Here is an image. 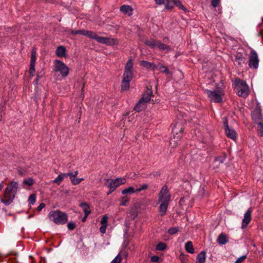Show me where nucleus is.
<instances>
[{
    "label": "nucleus",
    "instance_id": "obj_49",
    "mask_svg": "<svg viewBox=\"0 0 263 263\" xmlns=\"http://www.w3.org/2000/svg\"><path fill=\"white\" fill-rule=\"evenodd\" d=\"M219 2L220 0H212L211 4L213 7L216 8L218 5Z\"/></svg>",
    "mask_w": 263,
    "mask_h": 263
},
{
    "label": "nucleus",
    "instance_id": "obj_50",
    "mask_svg": "<svg viewBox=\"0 0 263 263\" xmlns=\"http://www.w3.org/2000/svg\"><path fill=\"white\" fill-rule=\"evenodd\" d=\"M64 174L65 177H69V178L71 181V178L73 179V178H74L73 173H64Z\"/></svg>",
    "mask_w": 263,
    "mask_h": 263
},
{
    "label": "nucleus",
    "instance_id": "obj_35",
    "mask_svg": "<svg viewBox=\"0 0 263 263\" xmlns=\"http://www.w3.org/2000/svg\"><path fill=\"white\" fill-rule=\"evenodd\" d=\"M36 55V50L34 48H33L31 50L30 63H35V64Z\"/></svg>",
    "mask_w": 263,
    "mask_h": 263
},
{
    "label": "nucleus",
    "instance_id": "obj_57",
    "mask_svg": "<svg viewBox=\"0 0 263 263\" xmlns=\"http://www.w3.org/2000/svg\"><path fill=\"white\" fill-rule=\"evenodd\" d=\"M41 78H42V76H40L39 74H37L36 79H40Z\"/></svg>",
    "mask_w": 263,
    "mask_h": 263
},
{
    "label": "nucleus",
    "instance_id": "obj_1",
    "mask_svg": "<svg viewBox=\"0 0 263 263\" xmlns=\"http://www.w3.org/2000/svg\"><path fill=\"white\" fill-rule=\"evenodd\" d=\"M158 197V203L159 204V212L161 216H163L167 211L171 198V193L166 185H163L161 189Z\"/></svg>",
    "mask_w": 263,
    "mask_h": 263
},
{
    "label": "nucleus",
    "instance_id": "obj_19",
    "mask_svg": "<svg viewBox=\"0 0 263 263\" xmlns=\"http://www.w3.org/2000/svg\"><path fill=\"white\" fill-rule=\"evenodd\" d=\"M56 55L59 58H64L66 57V48L63 46H60L57 47L55 50Z\"/></svg>",
    "mask_w": 263,
    "mask_h": 263
},
{
    "label": "nucleus",
    "instance_id": "obj_5",
    "mask_svg": "<svg viewBox=\"0 0 263 263\" xmlns=\"http://www.w3.org/2000/svg\"><path fill=\"white\" fill-rule=\"evenodd\" d=\"M152 91L149 89H147L142 97L136 104L134 109L137 111H141L146 107L147 103L151 100Z\"/></svg>",
    "mask_w": 263,
    "mask_h": 263
},
{
    "label": "nucleus",
    "instance_id": "obj_21",
    "mask_svg": "<svg viewBox=\"0 0 263 263\" xmlns=\"http://www.w3.org/2000/svg\"><path fill=\"white\" fill-rule=\"evenodd\" d=\"M140 64L141 66L146 69H154L157 67L155 64L146 61H141Z\"/></svg>",
    "mask_w": 263,
    "mask_h": 263
},
{
    "label": "nucleus",
    "instance_id": "obj_60",
    "mask_svg": "<svg viewBox=\"0 0 263 263\" xmlns=\"http://www.w3.org/2000/svg\"><path fill=\"white\" fill-rule=\"evenodd\" d=\"M33 75H34V73H30V76L31 77H33Z\"/></svg>",
    "mask_w": 263,
    "mask_h": 263
},
{
    "label": "nucleus",
    "instance_id": "obj_22",
    "mask_svg": "<svg viewBox=\"0 0 263 263\" xmlns=\"http://www.w3.org/2000/svg\"><path fill=\"white\" fill-rule=\"evenodd\" d=\"M224 159L225 158L223 156H219L216 157L213 162L214 168H216V167H218L220 164L223 163Z\"/></svg>",
    "mask_w": 263,
    "mask_h": 263
},
{
    "label": "nucleus",
    "instance_id": "obj_53",
    "mask_svg": "<svg viewBox=\"0 0 263 263\" xmlns=\"http://www.w3.org/2000/svg\"><path fill=\"white\" fill-rule=\"evenodd\" d=\"M3 187H4V182L2 181L1 183H0V191H1L2 190Z\"/></svg>",
    "mask_w": 263,
    "mask_h": 263
},
{
    "label": "nucleus",
    "instance_id": "obj_55",
    "mask_svg": "<svg viewBox=\"0 0 263 263\" xmlns=\"http://www.w3.org/2000/svg\"><path fill=\"white\" fill-rule=\"evenodd\" d=\"M39 80V79H36L34 80L33 83H34L35 85H37Z\"/></svg>",
    "mask_w": 263,
    "mask_h": 263
},
{
    "label": "nucleus",
    "instance_id": "obj_11",
    "mask_svg": "<svg viewBox=\"0 0 263 263\" xmlns=\"http://www.w3.org/2000/svg\"><path fill=\"white\" fill-rule=\"evenodd\" d=\"M126 180L125 178H117L115 179L109 180L107 179L106 185L110 189L111 192H114L116 189L120 185L125 183Z\"/></svg>",
    "mask_w": 263,
    "mask_h": 263
},
{
    "label": "nucleus",
    "instance_id": "obj_42",
    "mask_svg": "<svg viewBox=\"0 0 263 263\" xmlns=\"http://www.w3.org/2000/svg\"><path fill=\"white\" fill-rule=\"evenodd\" d=\"M178 231V229L176 227L168 229V233L171 235H173L177 233Z\"/></svg>",
    "mask_w": 263,
    "mask_h": 263
},
{
    "label": "nucleus",
    "instance_id": "obj_20",
    "mask_svg": "<svg viewBox=\"0 0 263 263\" xmlns=\"http://www.w3.org/2000/svg\"><path fill=\"white\" fill-rule=\"evenodd\" d=\"M158 5L164 4L166 9H172L174 6L168 0H155Z\"/></svg>",
    "mask_w": 263,
    "mask_h": 263
},
{
    "label": "nucleus",
    "instance_id": "obj_46",
    "mask_svg": "<svg viewBox=\"0 0 263 263\" xmlns=\"http://www.w3.org/2000/svg\"><path fill=\"white\" fill-rule=\"evenodd\" d=\"M71 183L73 185H78L80 183L79 178L74 177L73 179L71 178Z\"/></svg>",
    "mask_w": 263,
    "mask_h": 263
},
{
    "label": "nucleus",
    "instance_id": "obj_45",
    "mask_svg": "<svg viewBox=\"0 0 263 263\" xmlns=\"http://www.w3.org/2000/svg\"><path fill=\"white\" fill-rule=\"evenodd\" d=\"M35 63H30V69H29V73H34L35 71Z\"/></svg>",
    "mask_w": 263,
    "mask_h": 263
},
{
    "label": "nucleus",
    "instance_id": "obj_48",
    "mask_svg": "<svg viewBox=\"0 0 263 263\" xmlns=\"http://www.w3.org/2000/svg\"><path fill=\"white\" fill-rule=\"evenodd\" d=\"M75 227H76V225L73 222H69L68 224H67V228L69 230H73L74 228H75Z\"/></svg>",
    "mask_w": 263,
    "mask_h": 263
},
{
    "label": "nucleus",
    "instance_id": "obj_59",
    "mask_svg": "<svg viewBox=\"0 0 263 263\" xmlns=\"http://www.w3.org/2000/svg\"><path fill=\"white\" fill-rule=\"evenodd\" d=\"M112 192H111L110 191V189H109V191L107 193V195H109L110 194H111Z\"/></svg>",
    "mask_w": 263,
    "mask_h": 263
},
{
    "label": "nucleus",
    "instance_id": "obj_25",
    "mask_svg": "<svg viewBox=\"0 0 263 263\" xmlns=\"http://www.w3.org/2000/svg\"><path fill=\"white\" fill-rule=\"evenodd\" d=\"M228 241L227 236L223 233L220 234L217 239V242L221 245L226 244Z\"/></svg>",
    "mask_w": 263,
    "mask_h": 263
},
{
    "label": "nucleus",
    "instance_id": "obj_7",
    "mask_svg": "<svg viewBox=\"0 0 263 263\" xmlns=\"http://www.w3.org/2000/svg\"><path fill=\"white\" fill-rule=\"evenodd\" d=\"M235 82L237 95L244 98L247 97L249 93V86L247 83L245 81L239 79H236Z\"/></svg>",
    "mask_w": 263,
    "mask_h": 263
},
{
    "label": "nucleus",
    "instance_id": "obj_12",
    "mask_svg": "<svg viewBox=\"0 0 263 263\" xmlns=\"http://www.w3.org/2000/svg\"><path fill=\"white\" fill-rule=\"evenodd\" d=\"M247 54L246 51L242 49H239L235 55V62L237 63L238 66L241 67L242 65L246 63L247 60Z\"/></svg>",
    "mask_w": 263,
    "mask_h": 263
},
{
    "label": "nucleus",
    "instance_id": "obj_2",
    "mask_svg": "<svg viewBox=\"0 0 263 263\" xmlns=\"http://www.w3.org/2000/svg\"><path fill=\"white\" fill-rule=\"evenodd\" d=\"M17 188V182L12 181L6 188L4 194V199H1V202L6 205L10 204L14 198Z\"/></svg>",
    "mask_w": 263,
    "mask_h": 263
},
{
    "label": "nucleus",
    "instance_id": "obj_47",
    "mask_svg": "<svg viewBox=\"0 0 263 263\" xmlns=\"http://www.w3.org/2000/svg\"><path fill=\"white\" fill-rule=\"evenodd\" d=\"M160 258L158 256H153L151 258V261L153 262H157L159 261Z\"/></svg>",
    "mask_w": 263,
    "mask_h": 263
},
{
    "label": "nucleus",
    "instance_id": "obj_61",
    "mask_svg": "<svg viewBox=\"0 0 263 263\" xmlns=\"http://www.w3.org/2000/svg\"><path fill=\"white\" fill-rule=\"evenodd\" d=\"M184 263H186V261H185V260H184Z\"/></svg>",
    "mask_w": 263,
    "mask_h": 263
},
{
    "label": "nucleus",
    "instance_id": "obj_36",
    "mask_svg": "<svg viewBox=\"0 0 263 263\" xmlns=\"http://www.w3.org/2000/svg\"><path fill=\"white\" fill-rule=\"evenodd\" d=\"M156 68H158V69L161 72H165L167 74H170L169 70H168L167 67L164 65H158V66H157Z\"/></svg>",
    "mask_w": 263,
    "mask_h": 263
},
{
    "label": "nucleus",
    "instance_id": "obj_9",
    "mask_svg": "<svg viewBox=\"0 0 263 263\" xmlns=\"http://www.w3.org/2000/svg\"><path fill=\"white\" fill-rule=\"evenodd\" d=\"M145 44L151 48H158L159 50L165 51L166 52H168L171 50L170 47L167 45L153 39L146 41Z\"/></svg>",
    "mask_w": 263,
    "mask_h": 263
},
{
    "label": "nucleus",
    "instance_id": "obj_30",
    "mask_svg": "<svg viewBox=\"0 0 263 263\" xmlns=\"http://www.w3.org/2000/svg\"><path fill=\"white\" fill-rule=\"evenodd\" d=\"M93 32L85 30H79V34L85 35L91 39L93 37L92 34Z\"/></svg>",
    "mask_w": 263,
    "mask_h": 263
},
{
    "label": "nucleus",
    "instance_id": "obj_38",
    "mask_svg": "<svg viewBox=\"0 0 263 263\" xmlns=\"http://www.w3.org/2000/svg\"><path fill=\"white\" fill-rule=\"evenodd\" d=\"M148 188V185L146 183H143L140 185L139 187L137 188L136 190V193L140 192L143 190H146Z\"/></svg>",
    "mask_w": 263,
    "mask_h": 263
},
{
    "label": "nucleus",
    "instance_id": "obj_43",
    "mask_svg": "<svg viewBox=\"0 0 263 263\" xmlns=\"http://www.w3.org/2000/svg\"><path fill=\"white\" fill-rule=\"evenodd\" d=\"M129 201V199L126 197H123L121 199L120 204L122 206H125Z\"/></svg>",
    "mask_w": 263,
    "mask_h": 263
},
{
    "label": "nucleus",
    "instance_id": "obj_26",
    "mask_svg": "<svg viewBox=\"0 0 263 263\" xmlns=\"http://www.w3.org/2000/svg\"><path fill=\"white\" fill-rule=\"evenodd\" d=\"M133 77V72L124 71L123 76V81H126L129 82L131 81Z\"/></svg>",
    "mask_w": 263,
    "mask_h": 263
},
{
    "label": "nucleus",
    "instance_id": "obj_4",
    "mask_svg": "<svg viewBox=\"0 0 263 263\" xmlns=\"http://www.w3.org/2000/svg\"><path fill=\"white\" fill-rule=\"evenodd\" d=\"M50 221L57 224H63L68 221V216L59 210L50 211L48 215Z\"/></svg>",
    "mask_w": 263,
    "mask_h": 263
},
{
    "label": "nucleus",
    "instance_id": "obj_52",
    "mask_svg": "<svg viewBox=\"0 0 263 263\" xmlns=\"http://www.w3.org/2000/svg\"><path fill=\"white\" fill-rule=\"evenodd\" d=\"M72 34H79V30H72L71 32Z\"/></svg>",
    "mask_w": 263,
    "mask_h": 263
},
{
    "label": "nucleus",
    "instance_id": "obj_29",
    "mask_svg": "<svg viewBox=\"0 0 263 263\" xmlns=\"http://www.w3.org/2000/svg\"><path fill=\"white\" fill-rule=\"evenodd\" d=\"M134 193H136V192L135 189L133 186H129L122 191V194L124 195Z\"/></svg>",
    "mask_w": 263,
    "mask_h": 263
},
{
    "label": "nucleus",
    "instance_id": "obj_44",
    "mask_svg": "<svg viewBox=\"0 0 263 263\" xmlns=\"http://www.w3.org/2000/svg\"><path fill=\"white\" fill-rule=\"evenodd\" d=\"M247 257V256L243 255L239 257L234 263H241Z\"/></svg>",
    "mask_w": 263,
    "mask_h": 263
},
{
    "label": "nucleus",
    "instance_id": "obj_51",
    "mask_svg": "<svg viewBox=\"0 0 263 263\" xmlns=\"http://www.w3.org/2000/svg\"><path fill=\"white\" fill-rule=\"evenodd\" d=\"M45 204L44 203H41L40 204V205L37 206V210L38 211H41L42 210L44 207H45Z\"/></svg>",
    "mask_w": 263,
    "mask_h": 263
},
{
    "label": "nucleus",
    "instance_id": "obj_41",
    "mask_svg": "<svg viewBox=\"0 0 263 263\" xmlns=\"http://www.w3.org/2000/svg\"><path fill=\"white\" fill-rule=\"evenodd\" d=\"M121 261V257L120 254H118L116 257L111 261L110 263H120Z\"/></svg>",
    "mask_w": 263,
    "mask_h": 263
},
{
    "label": "nucleus",
    "instance_id": "obj_15",
    "mask_svg": "<svg viewBox=\"0 0 263 263\" xmlns=\"http://www.w3.org/2000/svg\"><path fill=\"white\" fill-rule=\"evenodd\" d=\"M252 120L254 123H258L259 122L263 121V117L261 110L259 108L254 110L252 114Z\"/></svg>",
    "mask_w": 263,
    "mask_h": 263
},
{
    "label": "nucleus",
    "instance_id": "obj_34",
    "mask_svg": "<svg viewBox=\"0 0 263 263\" xmlns=\"http://www.w3.org/2000/svg\"><path fill=\"white\" fill-rule=\"evenodd\" d=\"M129 83L130 82L128 81L122 80L121 84L122 90L125 91L128 90L129 88Z\"/></svg>",
    "mask_w": 263,
    "mask_h": 263
},
{
    "label": "nucleus",
    "instance_id": "obj_32",
    "mask_svg": "<svg viewBox=\"0 0 263 263\" xmlns=\"http://www.w3.org/2000/svg\"><path fill=\"white\" fill-rule=\"evenodd\" d=\"M65 178L64 174H61L59 175L56 178H55L53 180V182L57 183L58 185H60L61 182L63 180V179Z\"/></svg>",
    "mask_w": 263,
    "mask_h": 263
},
{
    "label": "nucleus",
    "instance_id": "obj_58",
    "mask_svg": "<svg viewBox=\"0 0 263 263\" xmlns=\"http://www.w3.org/2000/svg\"><path fill=\"white\" fill-rule=\"evenodd\" d=\"M84 178H79V181L80 182H81V181H82L83 180H84Z\"/></svg>",
    "mask_w": 263,
    "mask_h": 263
},
{
    "label": "nucleus",
    "instance_id": "obj_40",
    "mask_svg": "<svg viewBox=\"0 0 263 263\" xmlns=\"http://www.w3.org/2000/svg\"><path fill=\"white\" fill-rule=\"evenodd\" d=\"M36 200V196L34 194H31L28 199V202L29 204H33Z\"/></svg>",
    "mask_w": 263,
    "mask_h": 263
},
{
    "label": "nucleus",
    "instance_id": "obj_14",
    "mask_svg": "<svg viewBox=\"0 0 263 263\" xmlns=\"http://www.w3.org/2000/svg\"><path fill=\"white\" fill-rule=\"evenodd\" d=\"M222 120L226 135L228 137L235 140L236 139V133L235 131L233 129L229 127L226 117L223 118Z\"/></svg>",
    "mask_w": 263,
    "mask_h": 263
},
{
    "label": "nucleus",
    "instance_id": "obj_24",
    "mask_svg": "<svg viewBox=\"0 0 263 263\" xmlns=\"http://www.w3.org/2000/svg\"><path fill=\"white\" fill-rule=\"evenodd\" d=\"M80 206L83 209V211L85 215H88L91 213L90 206L86 202L81 203Z\"/></svg>",
    "mask_w": 263,
    "mask_h": 263
},
{
    "label": "nucleus",
    "instance_id": "obj_28",
    "mask_svg": "<svg viewBox=\"0 0 263 263\" xmlns=\"http://www.w3.org/2000/svg\"><path fill=\"white\" fill-rule=\"evenodd\" d=\"M174 5L177 7L179 9L186 12L187 10L185 7L182 5L181 2L180 0H172Z\"/></svg>",
    "mask_w": 263,
    "mask_h": 263
},
{
    "label": "nucleus",
    "instance_id": "obj_56",
    "mask_svg": "<svg viewBox=\"0 0 263 263\" xmlns=\"http://www.w3.org/2000/svg\"><path fill=\"white\" fill-rule=\"evenodd\" d=\"M88 215H86L85 214L84 217L82 218V221H85Z\"/></svg>",
    "mask_w": 263,
    "mask_h": 263
},
{
    "label": "nucleus",
    "instance_id": "obj_33",
    "mask_svg": "<svg viewBox=\"0 0 263 263\" xmlns=\"http://www.w3.org/2000/svg\"><path fill=\"white\" fill-rule=\"evenodd\" d=\"M258 125L257 134L259 137H263V122H259L256 123Z\"/></svg>",
    "mask_w": 263,
    "mask_h": 263
},
{
    "label": "nucleus",
    "instance_id": "obj_23",
    "mask_svg": "<svg viewBox=\"0 0 263 263\" xmlns=\"http://www.w3.org/2000/svg\"><path fill=\"white\" fill-rule=\"evenodd\" d=\"M205 254L204 251H202L197 256V260L196 263H205Z\"/></svg>",
    "mask_w": 263,
    "mask_h": 263
},
{
    "label": "nucleus",
    "instance_id": "obj_6",
    "mask_svg": "<svg viewBox=\"0 0 263 263\" xmlns=\"http://www.w3.org/2000/svg\"><path fill=\"white\" fill-rule=\"evenodd\" d=\"M53 70L59 73L63 78L66 77L69 71L68 67L63 62L59 60H55L53 62Z\"/></svg>",
    "mask_w": 263,
    "mask_h": 263
},
{
    "label": "nucleus",
    "instance_id": "obj_13",
    "mask_svg": "<svg viewBox=\"0 0 263 263\" xmlns=\"http://www.w3.org/2000/svg\"><path fill=\"white\" fill-rule=\"evenodd\" d=\"M259 60L257 53L253 50L251 51L249 61V66L250 68L257 69L258 67Z\"/></svg>",
    "mask_w": 263,
    "mask_h": 263
},
{
    "label": "nucleus",
    "instance_id": "obj_39",
    "mask_svg": "<svg viewBox=\"0 0 263 263\" xmlns=\"http://www.w3.org/2000/svg\"><path fill=\"white\" fill-rule=\"evenodd\" d=\"M33 183V180L31 178H28L27 179H25L23 181V184L28 186H31Z\"/></svg>",
    "mask_w": 263,
    "mask_h": 263
},
{
    "label": "nucleus",
    "instance_id": "obj_18",
    "mask_svg": "<svg viewBox=\"0 0 263 263\" xmlns=\"http://www.w3.org/2000/svg\"><path fill=\"white\" fill-rule=\"evenodd\" d=\"M120 11L124 14L131 16L133 14V9L129 5H123L120 8Z\"/></svg>",
    "mask_w": 263,
    "mask_h": 263
},
{
    "label": "nucleus",
    "instance_id": "obj_27",
    "mask_svg": "<svg viewBox=\"0 0 263 263\" xmlns=\"http://www.w3.org/2000/svg\"><path fill=\"white\" fill-rule=\"evenodd\" d=\"M185 249L187 252L191 254L194 253L195 252L193 243L190 241L186 242L185 245Z\"/></svg>",
    "mask_w": 263,
    "mask_h": 263
},
{
    "label": "nucleus",
    "instance_id": "obj_31",
    "mask_svg": "<svg viewBox=\"0 0 263 263\" xmlns=\"http://www.w3.org/2000/svg\"><path fill=\"white\" fill-rule=\"evenodd\" d=\"M133 63L132 59H129L125 65V71L133 72Z\"/></svg>",
    "mask_w": 263,
    "mask_h": 263
},
{
    "label": "nucleus",
    "instance_id": "obj_37",
    "mask_svg": "<svg viewBox=\"0 0 263 263\" xmlns=\"http://www.w3.org/2000/svg\"><path fill=\"white\" fill-rule=\"evenodd\" d=\"M166 248V245L162 242H160L156 246V249L159 251H163Z\"/></svg>",
    "mask_w": 263,
    "mask_h": 263
},
{
    "label": "nucleus",
    "instance_id": "obj_17",
    "mask_svg": "<svg viewBox=\"0 0 263 263\" xmlns=\"http://www.w3.org/2000/svg\"><path fill=\"white\" fill-rule=\"evenodd\" d=\"M108 217L106 215L102 216L100 223L101 226L100 228V231L102 234H104L106 232V229L107 226Z\"/></svg>",
    "mask_w": 263,
    "mask_h": 263
},
{
    "label": "nucleus",
    "instance_id": "obj_54",
    "mask_svg": "<svg viewBox=\"0 0 263 263\" xmlns=\"http://www.w3.org/2000/svg\"><path fill=\"white\" fill-rule=\"evenodd\" d=\"M73 174L74 177H76L78 175V171H76L73 173Z\"/></svg>",
    "mask_w": 263,
    "mask_h": 263
},
{
    "label": "nucleus",
    "instance_id": "obj_8",
    "mask_svg": "<svg viewBox=\"0 0 263 263\" xmlns=\"http://www.w3.org/2000/svg\"><path fill=\"white\" fill-rule=\"evenodd\" d=\"M209 100L215 103H220L222 101V96L223 95V91L221 89H217L213 91L206 89L204 90Z\"/></svg>",
    "mask_w": 263,
    "mask_h": 263
},
{
    "label": "nucleus",
    "instance_id": "obj_3",
    "mask_svg": "<svg viewBox=\"0 0 263 263\" xmlns=\"http://www.w3.org/2000/svg\"><path fill=\"white\" fill-rule=\"evenodd\" d=\"M183 127L182 123L180 122L175 123L172 128V137L170 141V146L172 148H175L179 143L182 135Z\"/></svg>",
    "mask_w": 263,
    "mask_h": 263
},
{
    "label": "nucleus",
    "instance_id": "obj_10",
    "mask_svg": "<svg viewBox=\"0 0 263 263\" xmlns=\"http://www.w3.org/2000/svg\"><path fill=\"white\" fill-rule=\"evenodd\" d=\"M92 36L93 37H91V39L95 40L99 43L109 46H113L117 44V41L116 39L111 37L100 36L95 32L93 33Z\"/></svg>",
    "mask_w": 263,
    "mask_h": 263
},
{
    "label": "nucleus",
    "instance_id": "obj_16",
    "mask_svg": "<svg viewBox=\"0 0 263 263\" xmlns=\"http://www.w3.org/2000/svg\"><path fill=\"white\" fill-rule=\"evenodd\" d=\"M251 219V211L248 210L244 214L242 221L241 228H245L249 223Z\"/></svg>",
    "mask_w": 263,
    "mask_h": 263
}]
</instances>
